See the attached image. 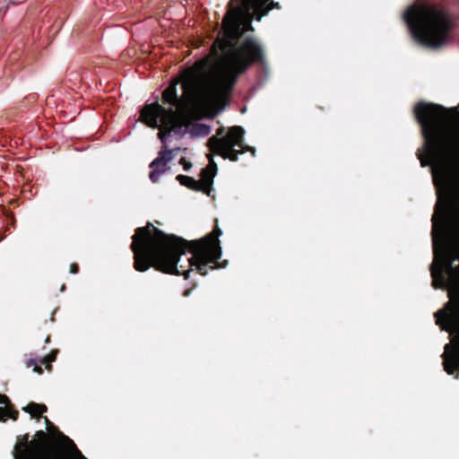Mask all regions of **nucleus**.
Listing matches in <instances>:
<instances>
[{"mask_svg": "<svg viewBox=\"0 0 459 459\" xmlns=\"http://www.w3.org/2000/svg\"><path fill=\"white\" fill-rule=\"evenodd\" d=\"M446 111L441 105L425 101H419L414 106V117L424 138L425 155L418 154L422 167L447 158L450 153L451 142L443 126Z\"/></svg>", "mask_w": 459, "mask_h": 459, "instance_id": "20e7f679", "label": "nucleus"}, {"mask_svg": "<svg viewBox=\"0 0 459 459\" xmlns=\"http://www.w3.org/2000/svg\"><path fill=\"white\" fill-rule=\"evenodd\" d=\"M29 434L23 435L15 445L16 459H38L37 450L31 445V440H29Z\"/></svg>", "mask_w": 459, "mask_h": 459, "instance_id": "9b49d317", "label": "nucleus"}, {"mask_svg": "<svg viewBox=\"0 0 459 459\" xmlns=\"http://www.w3.org/2000/svg\"><path fill=\"white\" fill-rule=\"evenodd\" d=\"M443 357L444 369L447 374L453 375L459 370V344L455 347L450 359L446 358V353L443 354Z\"/></svg>", "mask_w": 459, "mask_h": 459, "instance_id": "f8f14e48", "label": "nucleus"}, {"mask_svg": "<svg viewBox=\"0 0 459 459\" xmlns=\"http://www.w3.org/2000/svg\"><path fill=\"white\" fill-rule=\"evenodd\" d=\"M221 234L217 219L214 229L195 240L165 233L148 221L144 227L137 228L132 237L134 268L143 273L152 267L163 273L184 275L188 279L195 267L200 274L206 275L209 270L221 267L219 237Z\"/></svg>", "mask_w": 459, "mask_h": 459, "instance_id": "f03ea898", "label": "nucleus"}, {"mask_svg": "<svg viewBox=\"0 0 459 459\" xmlns=\"http://www.w3.org/2000/svg\"><path fill=\"white\" fill-rule=\"evenodd\" d=\"M459 302H447L443 309L435 313L436 324L441 330L450 332L457 325Z\"/></svg>", "mask_w": 459, "mask_h": 459, "instance_id": "6e6552de", "label": "nucleus"}, {"mask_svg": "<svg viewBox=\"0 0 459 459\" xmlns=\"http://www.w3.org/2000/svg\"><path fill=\"white\" fill-rule=\"evenodd\" d=\"M243 4L247 9L253 10L257 21H260L271 10L280 8L279 3L273 0H243Z\"/></svg>", "mask_w": 459, "mask_h": 459, "instance_id": "9d476101", "label": "nucleus"}, {"mask_svg": "<svg viewBox=\"0 0 459 459\" xmlns=\"http://www.w3.org/2000/svg\"><path fill=\"white\" fill-rule=\"evenodd\" d=\"M431 276L433 277L434 281H433V286L434 288L437 289V288H440V285L441 283L440 282H437V277H439V279L441 281H443V273H442V269H433L431 267Z\"/></svg>", "mask_w": 459, "mask_h": 459, "instance_id": "a211bd4d", "label": "nucleus"}, {"mask_svg": "<svg viewBox=\"0 0 459 459\" xmlns=\"http://www.w3.org/2000/svg\"><path fill=\"white\" fill-rule=\"evenodd\" d=\"M0 404H4L5 406H13L11 403L10 399L8 398V396L5 395V394H0Z\"/></svg>", "mask_w": 459, "mask_h": 459, "instance_id": "5701e85b", "label": "nucleus"}, {"mask_svg": "<svg viewBox=\"0 0 459 459\" xmlns=\"http://www.w3.org/2000/svg\"><path fill=\"white\" fill-rule=\"evenodd\" d=\"M22 411L30 413L31 417L36 418L39 420L42 417V414L47 412L48 407L45 404L30 402L27 406L22 408Z\"/></svg>", "mask_w": 459, "mask_h": 459, "instance_id": "4468645a", "label": "nucleus"}, {"mask_svg": "<svg viewBox=\"0 0 459 459\" xmlns=\"http://www.w3.org/2000/svg\"><path fill=\"white\" fill-rule=\"evenodd\" d=\"M179 163L183 166L185 170H189L192 168V163L187 161L184 157L180 159Z\"/></svg>", "mask_w": 459, "mask_h": 459, "instance_id": "b1692460", "label": "nucleus"}, {"mask_svg": "<svg viewBox=\"0 0 459 459\" xmlns=\"http://www.w3.org/2000/svg\"><path fill=\"white\" fill-rule=\"evenodd\" d=\"M413 38L421 45L437 48L450 38L453 18L441 4L418 2L411 5L403 15Z\"/></svg>", "mask_w": 459, "mask_h": 459, "instance_id": "7ed1b4c3", "label": "nucleus"}, {"mask_svg": "<svg viewBox=\"0 0 459 459\" xmlns=\"http://www.w3.org/2000/svg\"><path fill=\"white\" fill-rule=\"evenodd\" d=\"M243 32L237 15L228 12L222 20V32L211 47L212 55L214 57L220 56L226 65L205 83L204 79L208 75L207 58L198 60L183 73L182 87L189 104L197 105L206 96L220 104H228L238 77L254 64L264 62L262 46L252 37L240 40Z\"/></svg>", "mask_w": 459, "mask_h": 459, "instance_id": "f257e3e1", "label": "nucleus"}, {"mask_svg": "<svg viewBox=\"0 0 459 459\" xmlns=\"http://www.w3.org/2000/svg\"><path fill=\"white\" fill-rule=\"evenodd\" d=\"M79 272V265L76 263H73L70 264V273L73 274H76Z\"/></svg>", "mask_w": 459, "mask_h": 459, "instance_id": "393cba45", "label": "nucleus"}, {"mask_svg": "<svg viewBox=\"0 0 459 459\" xmlns=\"http://www.w3.org/2000/svg\"><path fill=\"white\" fill-rule=\"evenodd\" d=\"M61 436L68 443L70 452L53 442L47 432L38 430L35 438L31 440V445L37 450L38 459H87L72 439L62 433Z\"/></svg>", "mask_w": 459, "mask_h": 459, "instance_id": "0eeeda50", "label": "nucleus"}, {"mask_svg": "<svg viewBox=\"0 0 459 459\" xmlns=\"http://www.w3.org/2000/svg\"><path fill=\"white\" fill-rule=\"evenodd\" d=\"M449 347H450V344H446L445 350L447 351L449 349Z\"/></svg>", "mask_w": 459, "mask_h": 459, "instance_id": "cd10ccee", "label": "nucleus"}, {"mask_svg": "<svg viewBox=\"0 0 459 459\" xmlns=\"http://www.w3.org/2000/svg\"><path fill=\"white\" fill-rule=\"evenodd\" d=\"M454 258H449V259H446L444 261V267L446 271H449L450 273L454 272V271H457L459 272V266L456 267L455 269L453 267V262H454Z\"/></svg>", "mask_w": 459, "mask_h": 459, "instance_id": "4be33fe9", "label": "nucleus"}, {"mask_svg": "<svg viewBox=\"0 0 459 459\" xmlns=\"http://www.w3.org/2000/svg\"><path fill=\"white\" fill-rule=\"evenodd\" d=\"M50 342V337L48 336L47 339H46V342Z\"/></svg>", "mask_w": 459, "mask_h": 459, "instance_id": "c85d7f7f", "label": "nucleus"}, {"mask_svg": "<svg viewBox=\"0 0 459 459\" xmlns=\"http://www.w3.org/2000/svg\"><path fill=\"white\" fill-rule=\"evenodd\" d=\"M57 353H58V351L54 350L43 359L42 363H44L46 365L47 369L51 370V368H52L51 363L56 360Z\"/></svg>", "mask_w": 459, "mask_h": 459, "instance_id": "f3484780", "label": "nucleus"}, {"mask_svg": "<svg viewBox=\"0 0 459 459\" xmlns=\"http://www.w3.org/2000/svg\"><path fill=\"white\" fill-rule=\"evenodd\" d=\"M176 179L184 186H186L187 188L196 191V192H202L204 188L201 187V184L199 183V180H195L194 178L185 175H178Z\"/></svg>", "mask_w": 459, "mask_h": 459, "instance_id": "2eb2a0df", "label": "nucleus"}, {"mask_svg": "<svg viewBox=\"0 0 459 459\" xmlns=\"http://www.w3.org/2000/svg\"><path fill=\"white\" fill-rule=\"evenodd\" d=\"M65 289V286L63 285L62 288H61V290H64Z\"/></svg>", "mask_w": 459, "mask_h": 459, "instance_id": "c756f323", "label": "nucleus"}, {"mask_svg": "<svg viewBox=\"0 0 459 459\" xmlns=\"http://www.w3.org/2000/svg\"><path fill=\"white\" fill-rule=\"evenodd\" d=\"M195 130L197 132V134L207 135L210 133V127L204 124H196L194 126Z\"/></svg>", "mask_w": 459, "mask_h": 459, "instance_id": "6ab92c4d", "label": "nucleus"}, {"mask_svg": "<svg viewBox=\"0 0 459 459\" xmlns=\"http://www.w3.org/2000/svg\"><path fill=\"white\" fill-rule=\"evenodd\" d=\"M215 172L213 171H207L204 169V168L201 170L200 173V180L199 183L201 184V187L204 188L203 193L210 195L212 190V185H213V179L215 177Z\"/></svg>", "mask_w": 459, "mask_h": 459, "instance_id": "ddd939ff", "label": "nucleus"}, {"mask_svg": "<svg viewBox=\"0 0 459 459\" xmlns=\"http://www.w3.org/2000/svg\"><path fill=\"white\" fill-rule=\"evenodd\" d=\"M26 365H27V368H30L33 366L34 367L33 371L37 372L38 374L43 373V369H42L41 366L38 365L34 359H29L26 362Z\"/></svg>", "mask_w": 459, "mask_h": 459, "instance_id": "412c9836", "label": "nucleus"}, {"mask_svg": "<svg viewBox=\"0 0 459 459\" xmlns=\"http://www.w3.org/2000/svg\"><path fill=\"white\" fill-rule=\"evenodd\" d=\"M224 130L223 127L218 128L216 134L209 138L207 145L212 153L233 162L238 161V155L246 152L255 153V148L245 145V130L241 126L230 127L226 134H223Z\"/></svg>", "mask_w": 459, "mask_h": 459, "instance_id": "423d86ee", "label": "nucleus"}, {"mask_svg": "<svg viewBox=\"0 0 459 459\" xmlns=\"http://www.w3.org/2000/svg\"><path fill=\"white\" fill-rule=\"evenodd\" d=\"M207 157L209 159V164L204 168V169H206L207 171L209 170L211 172L213 171L216 174L217 173V164L215 163L212 155L208 154Z\"/></svg>", "mask_w": 459, "mask_h": 459, "instance_id": "aec40b11", "label": "nucleus"}, {"mask_svg": "<svg viewBox=\"0 0 459 459\" xmlns=\"http://www.w3.org/2000/svg\"><path fill=\"white\" fill-rule=\"evenodd\" d=\"M19 411L13 406L0 407V421H6L8 419L17 420Z\"/></svg>", "mask_w": 459, "mask_h": 459, "instance_id": "dca6fc26", "label": "nucleus"}, {"mask_svg": "<svg viewBox=\"0 0 459 459\" xmlns=\"http://www.w3.org/2000/svg\"><path fill=\"white\" fill-rule=\"evenodd\" d=\"M26 0H9L10 3H12L13 4H22L23 2H25Z\"/></svg>", "mask_w": 459, "mask_h": 459, "instance_id": "bb28decb", "label": "nucleus"}, {"mask_svg": "<svg viewBox=\"0 0 459 459\" xmlns=\"http://www.w3.org/2000/svg\"><path fill=\"white\" fill-rule=\"evenodd\" d=\"M44 420H45V423L47 425L48 430H50L51 429L57 430L56 428L52 424V422L48 420V417H44Z\"/></svg>", "mask_w": 459, "mask_h": 459, "instance_id": "a878e982", "label": "nucleus"}, {"mask_svg": "<svg viewBox=\"0 0 459 459\" xmlns=\"http://www.w3.org/2000/svg\"><path fill=\"white\" fill-rule=\"evenodd\" d=\"M178 151L174 150H160L159 155L154 159L151 164L150 169H152L149 174V178L152 182L157 183L160 177L169 169V162L173 160V153Z\"/></svg>", "mask_w": 459, "mask_h": 459, "instance_id": "1a4fd4ad", "label": "nucleus"}, {"mask_svg": "<svg viewBox=\"0 0 459 459\" xmlns=\"http://www.w3.org/2000/svg\"><path fill=\"white\" fill-rule=\"evenodd\" d=\"M179 79L173 81L162 92V100L169 104V108L159 102L146 104L141 110L139 120L151 128H159L158 134L161 143L165 144L167 135L177 132L183 127H189L192 124V116L181 109L184 100L177 93V85Z\"/></svg>", "mask_w": 459, "mask_h": 459, "instance_id": "39448f33", "label": "nucleus"}]
</instances>
